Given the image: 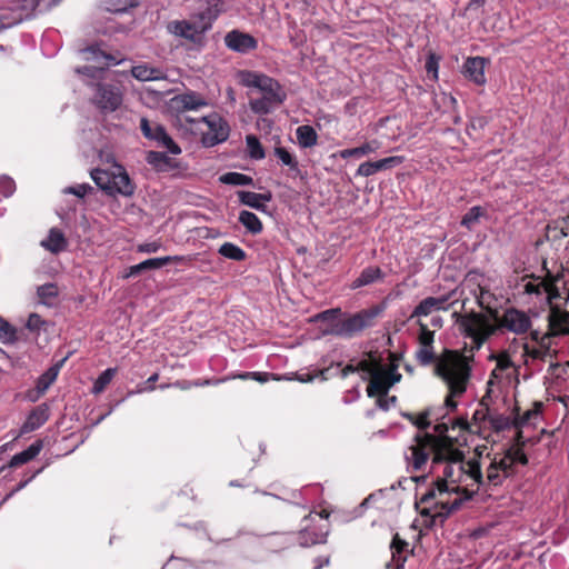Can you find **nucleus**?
Instances as JSON below:
<instances>
[{
	"label": "nucleus",
	"instance_id": "obj_1",
	"mask_svg": "<svg viewBox=\"0 0 569 569\" xmlns=\"http://www.w3.org/2000/svg\"><path fill=\"white\" fill-rule=\"evenodd\" d=\"M445 463L442 477H438L433 487L428 489L421 496V502H431L438 496L443 493L461 495L458 499H463V502L470 500L475 491L467 488H461L459 483L471 480L472 483L485 486V478L481 470V465L478 459L465 460V453L459 449H448L442 445L440 452L432 457V465Z\"/></svg>",
	"mask_w": 569,
	"mask_h": 569
},
{
	"label": "nucleus",
	"instance_id": "obj_2",
	"mask_svg": "<svg viewBox=\"0 0 569 569\" xmlns=\"http://www.w3.org/2000/svg\"><path fill=\"white\" fill-rule=\"evenodd\" d=\"M433 429L437 435L428 432L416 435L415 443L409 448L410 453L406 458L415 471L421 470L431 455L432 457L437 456L438 451L440 452L442 449V445L448 449L467 446V437L448 435L450 429L448 422H439Z\"/></svg>",
	"mask_w": 569,
	"mask_h": 569
},
{
	"label": "nucleus",
	"instance_id": "obj_3",
	"mask_svg": "<svg viewBox=\"0 0 569 569\" xmlns=\"http://www.w3.org/2000/svg\"><path fill=\"white\" fill-rule=\"evenodd\" d=\"M469 359L456 350L445 349L443 357L435 367V373L447 383L449 389L445 399V406L449 411H455L458 407L453 398L460 397L467 390L471 370Z\"/></svg>",
	"mask_w": 569,
	"mask_h": 569
},
{
	"label": "nucleus",
	"instance_id": "obj_4",
	"mask_svg": "<svg viewBox=\"0 0 569 569\" xmlns=\"http://www.w3.org/2000/svg\"><path fill=\"white\" fill-rule=\"evenodd\" d=\"M240 78L244 87L254 88L260 92V97L251 98L249 101L250 109L256 114L270 113L287 98L281 84L269 76L242 71Z\"/></svg>",
	"mask_w": 569,
	"mask_h": 569
},
{
	"label": "nucleus",
	"instance_id": "obj_5",
	"mask_svg": "<svg viewBox=\"0 0 569 569\" xmlns=\"http://www.w3.org/2000/svg\"><path fill=\"white\" fill-rule=\"evenodd\" d=\"M459 331L466 338L472 340V349L479 350L483 343L493 336V323L489 318L480 312L469 311L465 313L455 312L452 315Z\"/></svg>",
	"mask_w": 569,
	"mask_h": 569
},
{
	"label": "nucleus",
	"instance_id": "obj_6",
	"mask_svg": "<svg viewBox=\"0 0 569 569\" xmlns=\"http://www.w3.org/2000/svg\"><path fill=\"white\" fill-rule=\"evenodd\" d=\"M217 12L211 8L200 12L189 20H176L168 24L170 33L187 39L194 44L203 42V34L211 28Z\"/></svg>",
	"mask_w": 569,
	"mask_h": 569
},
{
	"label": "nucleus",
	"instance_id": "obj_7",
	"mask_svg": "<svg viewBox=\"0 0 569 569\" xmlns=\"http://www.w3.org/2000/svg\"><path fill=\"white\" fill-rule=\"evenodd\" d=\"M379 312L380 310L378 308L362 309L333 323L331 333L345 338H352L362 330L372 327Z\"/></svg>",
	"mask_w": 569,
	"mask_h": 569
},
{
	"label": "nucleus",
	"instance_id": "obj_8",
	"mask_svg": "<svg viewBox=\"0 0 569 569\" xmlns=\"http://www.w3.org/2000/svg\"><path fill=\"white\" fill-rule=\"evenodd\" d=\"M93 88L92 103L102 113H110L118 110L123 102V92L120 86L109 82H87Z\"/></svg>",
	"mask_w": 569,
	"mask_h": 569
},
{
	"label": "nucleus",
	"instance_id": "obj_9",
	"mask_svg": "<svg viewBox=\"0 0 569 569\" xmlns=\"http://www.w3.org/2000/svg\"><path fill=\"white\" fill-rule=\"evenodd\" d=\"M490 462L486 470L483 487H499L507 478L516 475L517 469L512 466L511 456L506 449L502 453H487Z\"/></svg>",
	"mask_w": 569,
	"mask_h": 569
},
{
	"label": "nucleus",
	"instance_id": "obj_10",
	"mask_svg": "<svg viewBox=\"0 0 569 569\" xmlns=\"http://www.w3.org/2000/svg\"><path fill=\"white\" fill-rule=\"evenodd\" d=\"M184 120L207 126V130L201 134V143L207 148L222 143L229 138L230 127L218 113H211L198 120L184 117Z\"/></svg>",
	"mask_w": 569,
	"mask_h": 569
},
{
	"label": "nucleus",
	"instance_id": "obj_11",
	"mask_svg": "<svg viewBox=\"0 0 569 569\" xmlns=\"http://www.w3.org/2000/svg\"><path fill=\"white\" fill-rule=\"evenodd\" d=\"M532 327L529 315L516 307H509L501 313L498 323H493V335L497 332H511L518 336L526 335Z\"/></svg>",
	"mask_w": 569,
	"mask_h": 569
},
{
	"label": "nucleus",
	"instance_id": "obj_12",
	"mask_svg": "<svg viewBox=\"0 0 569 569\" xmlns=\"http://www.w3.org/2000/svg\"><path fill=\"white\" fill-rule=\"evenodd\" d=\"M84 53L90 54L87 57V60H93L99 63V66H84L81 68H77L76 72L79 74H83L91 80H101L103 78L104 71L109 66H116L120 62V60L112 54L106 53L99 47L91 46L83 50Z\"/></svg>",
	"mask_w": 569,
	"mask_h": 569
},
{
	"label": "nucleus",
	"instance_id": "obj_13",
	"mask_svg": "<svg viewBox=\"0 0 569 569\" xmlns=\"http://www.w3.org/2000/svg\"><path fill=\"white\" fill-rule=\"evenodd\" d=\"M397 365H391L389 368L380 367L370 378L367 387L368 396H387L388 390L401 379V375L397 372Z\"/></svg>",
	"mask_w": 569,
	"mask_h": 569
},
{
	"label": "nucleus",
	"instance_id": "obj_14",
	"mask_svg": "<svg viewBox=\"0 0 569 569\" xmlns=\"http://www.w3.org/2000/svg\"><path fill=\"white\" fill-rule=\"evenodd\" d=\"M527 277L532 279L533 281H529L525 284L526 293L537 296L546 293V298L549 305H551L553 301L560 298V291L559 288L557 287L559 276H553L549 271H547L545 278L535 274H530Z\"/></svg>",
	"mask_w": 569,
	"mask_h": 569
},
{
	"label": "nucleus",
	"instance_id": "obj_15",
	"mask_svg": "<svg viewBox=\"0 0 569 569\" xmlns=\"http://www.w3.org/2000/svg\"><path fill=\"white\" fill-rule=\"evenodd\" d=\"M428 502H423V505H427ZM463 503V499H453L452 501L449 500H439L435 502L433 508L423 507L420 508V505H422L421 499L419 501H416L415 506L417 511L420 513L421 517L429 518V526H433L436 523L437 519H440L443 521L447 519L452 512L459 510Z\"/></svg>",
	"mask_w": 569,
	"mask_h": 569
},
{
	"label": "nucleus",
	"instance_id": "obj_16",
	"mask_svg": "<svg viewBox=\"0 0 569 569\" xmlns=\"http://www.w3.org/2000/svg\"><path fill=\"white\" fill-rule=\"evenodd\" d=\"M140 129L147 139L154 140L170 153L178 154L181 152L179 146L172 140L162 126L152 123L147 118H141Z\"/></svg>",
	"mask_w": 569,
	"mask_h": 569
},
{
	"label": "nucleus",
	"instance_id": "obj_17",
	"mask_svg": "<svg viewBox=\"0 0 569 569\" xmlns=\"http://www.w3.org/2000/svg\"><path fill=\"white\" fill-rule=\"evenodd\" d=\"M548 330L552 337L569 335V311L552 302L548 315Z\"/></svg>",
	"mask_w": 569,
	"mask_h": 569
},
{
	"label": "nucleus",
	"instance_id": "obj_18",
	"mask_svg": "<svg viewBox=\"0 0 569 569\" xmlns=\"http://www.w3.org/2000/svg\"><path fill=\"white\" fill-rule=\"evenodd\" d=\"M226 46L236 52L247 53L257 48V40L248 34L238 30L228 32L224 37Z\"/></svg>",
	"mask_w": 569,
	"mask_h": 569
},
{
	"label": "nucleus",
	"instance_id": "obj_19",
	"mask_svg": "<svg viewBox=\"0 0 569 569\" xmlns=\"http://www.w3.org/2000/svg\"><path fill=\"white\" fill-rule=\"evenodd\" d=\"M108 196H131L136 190L134 180H93Z\"/></svg>",
	"mask_w": 569,
	"mask_h": 569
},
{
	"label": "nucleus",
	"instance_id": "obj_20",
	"mask_svg": "<svg viewBox=\"0 0 569 569\" xmlns=\"http://www.w3.org/2000/svg\"><path fill=\"white\" fill-rule=\"evenodd\" d=\"M488 60L482 57H470L463 63V74L478 86L486 83L485 67Z\"/></svg>",
	"mask_w": 569,
	"mask_h": 569
},
{
	"label": "nucleus",
	"instance_id": "obj_21",
	"mask_svg": "<svg viewBox=\"0 0 569 569\" xmlns=\"http://www.w3.org/2000/svg\"><path fill=\"white\" fill-rule=\"evenodd\" d=\"M172 107L179 112L198 110L206 107L208 103L206 99L194 91H188L176 96L172 100Z\"/></svg>",
	"mask_w": 569,
	"mask_h": 569
},
{
	"label": "nucleus",
	"instance_id": "obj_22",
	"mask_svg": "<svg viewBox=\"0 0 569 569\" xmlns=\"http://www.w3.org/2000/svg\"><path fill=\"white\" fill-rule=\"evenodd\" d=\"M403 158L399 156H392L377 161H368L361 163L357 170V174L369 177L380 171L393 168L402 162Z\"/></svg>",
	"mask_w": 569,
	"mask_h": 569
},
{
	"label": "nucleus",
	"instance_id": "obj_23",
	"mask_svg": "<svg viewBox=\"0 0 569 569\" xmlns=\"http://www.w3.org/2000/svg\"><path fill=\"white\" fill-rule=\"evenodd\" d=\"M49 419V408L46 405L37 406L31 410L26 421L21 426L20 435L30 433L41 426H43Z\"/></svg>",
	"mask_w": 569,
	"mask_h": 569
},
{
	"label": "nucleus",
	"instance_id": "obj_24",
	"mask_svg": "<svg viewBox=\"0 0 569 569\" xmlns=\"http://www.w3.org/2000/svg\"><path fill=\"white\" fill-rule=\"evenodd\" d=\"M237 197L242 204L248 206L253 209H257V210H260V211L266 210V203L269 202L272 198L270 191H264V192L258 193V192L244 191V190L237 191Z\"/></svg>",
	"mask_w": 569,
	"mask_h": 569
},
{
	"label": "nucleus",
	"instance_id": "obj_25",
	"mask_svg": "<svg viewBox=\"0 0 569 569\" xmlns=\"http://www.w3.org/2000/svg\"><path fill=\"white\" fill-rule=\"evenodd\" d=\"M41 247L47 251L59 254L63 252L68 248V240L64 233L58 228H51L49 230L48 237L40 242Z\"/></svg>",
	"mask_w": 569,
	"mask_h": 569
},
{
	"label": "nucleus",
	"instance_id": "obj_26",
	"mask_svg": "<svg viewBox=\"0 0 569 569\" xmlns=\"http://www.w3.org/2000/svg\"><path fill=\"white\" fill-rule=\"evenodd\" d=\"M328 535V526H320L311 528L310 525H306L299 533V541L302 546H311L316 543L325 542Z\"/></svg>",
	"mask_w": 569,
	"mask_h": 569
},
{
	"label": "nucleus",
	"instance_id": "obj_27",
	"mask_svg": "<svg viewBox=\"0 0 569 569\" xmlns=\"http://www.w3.org/2000/svg\"><path fill=\"white\" fill-rule=\"evenodd\" d=\"M446 297H428L419 302V305L413 309L410 319L427 317L432 313L435 310L443 309L445 303L447 302Z\"/></svg>",
	"mask_w": 569,
	"mask_h": 569
},
{
	"label": "nucleus",
	"instance_id": "obj_28",
	"mask_svg": "<svg viewBox=\"0 0 569 569\" xmlns=\"http://www.w3.org/2000/svg\"><path fill=\"white\" fill-rule=\"evenodd\" d=\"M42 448H43V441L39 439V440L34 441L32 445H30L26 450L14 455L10 459L8 466L10 468H17L24 463H28L29 461L34 459L40 453Z\"/></svg>",
	"mask_w": 569,
	"mask_h": 569
},
{
	"label": "nucleus",
	"instance_id": "obj_29",
	"mask_svg": "<svg viewBox=\"0 0 569 569\" xmlns=\"http://www.w3.org/2000/svg\"><path fill=\"white\" fill-rule=\"evenodd\" d=\"M385 278V273L381 270V268L377 266H369L366 267L359 274L358 278H356L351 284L352 289H358L371 283H375L377 281H380Z\"/></svg>",
	"mask_w": 569,
	"mask_h": 569
},
{
	"label": "nucleus",
	"instance_id": "obj_30",
	"mask_svg": "<svg viewBox=\"0 0 569 569\" xmlns=\"http://www.w3.org/2000/svg\"><path fill=\"white\" fill-rule=\"evenodd\" d=\"M99 174H104L107 178H130L126 169L114 160H107L102 168L90 170V178H99Z\"/></svg>",
	"mask_w": 569,
	"mask_h": 569
},
{
	"label": "nucleus",
	"instance_id": "obj_31",
	"mask_svg": "<svg viewBox=\"0 0 569 569\" xmlns=\"http://www.w3.org/2000/svg\"><path fill=\"white\" fill-rule=\"evenodd\" d=\"M488 398H490V390H488L487 393L480 400L479 406L481 408L477 409L473 412L472 419H471V422H470V425H472L473 429H478V427H480L482 429V436L481 437H483V438H486V435H485V432L487 430L486 422L487 421L489 422V416H490L489 407H488V403H487V399Z\"/></svg>",
	"mask_w": 569,
	"mask_h": 569
},
{
	"label": "nucleus",
	"instance_id": "obj_32",
	"mask_svg": "<svg viewBox=\"0 0 569 569\" xmlns=\"http://www.w3.org/2000/svg\"><path fill=\"white\" fill-rule=\"evenodd\" d=\"M37 297L39 303L46 307H54L59 297V288L57 283L49 282L37 288Z\"/></svg>",
	"mask_w": 569,
	"mask_h": 569
},
{
	"label": "nucleus",
	"instance_id": "obj_33",
	"mask_svg": "<svg viewBox=\"0 0 569 569\" xmlns=\"http://www.w3.org/2000/svg\"><path fill=\"white\" fill-rule=\"evenodd\" d=\"M62 362L63 361L50 367L46 372H43L38 378L36 388L39 393H44L49 389V387L56 381Z\"/></svg>",
	"mask_w": 569,
	"mask_h": 569
},
{
	"label": "nucleus",
	"instance_id": "obj_34",
	"mask_svg": "<svg viewBox=\"0 0 569 569\" xmlns=\"http://www.w3.org/2000/svg\"><path fill=\"white\" fill-rule=\"evenodd\" d=\"M516 417L513 418V428L519 429L526 426L532 418L539 416L542 411V402L535 401L533 408L519 415V408L515 407Z\"/></svg>",
	"mask_w": 569,
	"mask_h": 569
},
{
	"label": "nucleus",
	"instance_id": "obj_35",
	"mask_svg": "<svg viewBox=\"0 0 569 569\" xmlns=\"http://www.w3.org/2000/svg\"><path fill=\"white\" fill-rule=\"evenodd\" d=\"M409 543L401 539L399 533H396L392 537V541L390 543V550H391V562L392 563H399L402 559H405V562L407 561V552Z\"/></svg>",
	"mask_w": 569,
	"mask_h": 569
},
{
	"label": "nucleus",
	"instance_id": "obj_36",
	"mask_svg": "<svg viewBox=\"0 0 569 569\" xmlns=\"http://www.w3.org/2000/svg\"><path fill=\"white\" fill-rule=\"evenodd\" d=\"M239 222L252 234H258L262 231V222L251 211L243 210L239 214Z\"/></svg>",
	"mask_w": 569,
	"mask_h": 569
},
{
	"label": "nucleus",
	"instance_id": "obj_37",
	"mask_svg": "<svg viewBox=\"0 0 569 569\" xmlns=\"http://www.w3.org/2000/svg\"><path fill=\"white\" fill-rule=\"evenodd\" d=\"M218 253L226 259H230L233 261H243L247 259L246 251L239 246L232 242H223L219 249Z\"/></svg>",
	"mask_w": 569,
	"mask_h": 569
},
{
	"label": "nucleus",
	"instance_id": "obj_38",
	"mask_svg": "<svg viewBox=\"0 0 569 569\" xmlns=\"http://www.w3.org/2000/svg\"><path fill=\"white\" fill-rule=\"evenodd\" d=\"M296 133L299 144L303 148H310L317 143L318 136L311 126H300L297 128Z\"/></svg>",
	"mask_w": 569,
	"mask_h": 569
},
{
	"label": "nucleus",
	"instance_id": "obj_39",
	"mask_svg": "<svg viewBox=\"0 0 569 569\" xmlns=\"http://www.w3.org/2000/svg\"><path fill=\"white\" fill-rule=\"evenodd\" d=\"M450 429L456 430L459 429L458 436L467 437V435H478L482 436V429L478 427V429H473L472 425L467 420L465 417H459L456 419H452L450 421Z\"/></svg>",
	"mask_w": 569,
	"mask_h": 569
},
{
	"label": "nucleus",
	"instance_id": "obj_40",
	"mask_svg": "<svg viewBox=\"0 0 569 569\" xmlns=\"http://www.w3.org/2000/svg\"><path fill=\"white\" fill-rule=\"evenodd\" d=\"M489 425L492 431L499 433L513 427V419L502 413H490Z\"/></svg>",
	"mask_w": 569,
	"mask_h": 569
},
{
	"label": "nucleus",
	"instance_id": "obj_41",
	"mask_svg": "<svg viewBox=\"0 0 569 569\" xmlns=\"http://www.w3.org/2000/svg\"><path fill=\"white\" fill-rule=\"evenodd\" d=\"M486 214V210L480 206H475L470 208L461 219V226L471 230L478 222L481 217Z\"/></svg>",
	"mask_w": 569,
	"mask_h": 569
},
{
	"label": "nucleus",
	"instance_id": "obj_42",
	"mask_svg": "<svg viewBox=\"0 0 569 569\" xmlns=\"http://www.w3.org/2000/svg\"><path fill=\"white\" fill-rule=\"evenodd\" d=\"M445 355V351L440 357H437L433 347H420L416 352V359L421 366H429L431 363H438Z\"/></svg>",
	"mask_w": 569,
	"mask_h": 569
},
{
	"label": "nucleus",
	"instance_id": "obj_43",
	"mask_svg": "<svg viewBox=\"0 0 569 569\" xmlns=\"http://www.w3.org/2000/svg\"><path fill=\"white\" fill-rule=\"evenodd\" d=\"M132 76L140 81H151L160 79V70L147 66H136L131 70Z\"/></svg>",
	"mask_w": 569,
	"mask_h": 569
},
{
	"label": "nucleus",
	"instance_id": "obj_44",
	"mask_svg": "<svg viewBox=\"0 0 569 569\" xmlns=\"http://www.w3.org/2000/svg\"><path fill=\"white\" fill-rule=\"evenodd\" d=\"M246 147L247 152L250 158L260 160L264 158V150L259 139L253 134H248L246 137Z\"/></svg>",
	"mask_w": 569,
	"mask_h": 569
},
{
	"label": "nucleus",
	"instance_id": "obj_45",
	"mask_svg": "<svg viewBox=\"0 0 569 569\" xmlns=\"http://www.w3.org/2000/svg\"><path fill=\"white\" fill-rule=\"evenodd\" d=\"M147 161L158 171H164L168 167H172L171 159L168 158L163 152L150 151L147 156Z\"/></svg>",
	"mask_w": 569,
	"mask_h": 569
},
{
	"label": "nucleus",
	"instance_id": "obj_46",
	"mask_svg": "<svg viewBox=\"0 0 569 569\" xmlns=\"http://www.w3.org/2000/svg\"><path fill=\"white\" fill-rule=\"evenodd\" d=\"M116 373L117 368H108L103 372H101L93 383L92 392L96 395L101 393L111 382Z\"/></svg>",
	"mask_w": 569,
	"mask_h": 569
},
{
	"label": "nucleus",
	"instance_id": "obj_47",
	"mask_svg": "<svg viewBox=\"0 0 569 569\" xmlns=\"http://www.w3.org/2000/svg\"><path fill=\"white\" fill-rule=\"evenodd\" d=\"M403 417L407 420H409L413 426H416L419 430H427L431 425L429 409H426L425 411L420 412L419 415L403 413Z\"/></svg>",
	"mask_w": 569,
	"mask_h": 569
},
{
	"label": "nucleus",
	"instance_id": "obj_48",
	"mask_svg": "<svg viewBox=\"0 0 569 569\" xmlns=\"http://www.w3.org/2000/svg\"><path fill=\"white\" fill-rule=\"evenodd\" d=\"M378 147H379V143L373 140L370 142H366L360 147L343 150L341 154L345 158H347V157L360 158L365 154L376 151L378 149Z\"/></svg>",
	"mask_w": 569,
	"mask_h": 569
},
{
	"label": "nucleus",
	"instance_id": "obj_49",
	"mask_svg": "<svg viewBox=\"0 0 569 569\" xmlns=\"http://www.w3.org/2000/svg\"><path fill=\"white\" fill-rule=\"evenodd\" d=\"M546 349L543 347L538 346L537 348L530 347L528 343H523V355L530 357L535 360L546 361L548 357L556 358L557 351L551 350V352H543Z\"/></svg>",
	"mask_w": 569,
	"mask_h": 569
},
{
	"label": "nucleus",
	"instance_id": "obj_50",
	"mask_svg": "<svg viewBox=\"0 0 569 569\" xmlns=\"http://www.w3.org/2000/svg\"><path fill=\"white\" fill-rule=\"evenodd\" d=\"M335 372H332V366L315 370L313 373H301L297 376V379L300 382H311L316 378H320L322 381L328 380L330 377H332Z\"/></svg>",
	"mask_w": 569,
	"mask_h": 569
},
{
	"label": "nucleus",
	"instance_id": "obj_51",
	"mask_svg": "<svg viewBox=\"0 0 569 569\" xmlns=\"http://www.w3.org/2000/svg\"><path fill=\"white\" fill-rule=\"evenodd\" d=\"M17 340V331L7 320L0 317V341L12 343Z\"/></svg>",
	"mask_w": 569,
	"mask_h": 569
},
{
	"label": "nucleus",
	"instance_id": "obj_52",
	"mask_svg": "<svg viewBox=\"0 0 569 569\" xmlns=\"http://www.w3.org/2000/svg\"><path fill=\"white\" fill-rule=\"evenodd\" d=\"M419 336L418 341L420 347H433L435 332L428 329V326L421 320H418Z\"/></svg>",
	"mask_w": 569,
	"mask_h": 569
},
{
	"label": "nucleus",
	"instance_id": "obj_53",
	"mask_svg": "<svg viewBox=\"0 0 569 569\" xmlns=\"http://www.w3.org/2000/svg\"><path fill=\"white\" fill-rule=\"evenodd\" d=\"M530 331V339L535 342L538 343V346L540 347H543L546 350L543 351L545 353L546 352H551V333L549 332V330L543 333V335H540V332L538 330H529Z\"/></svg>",
	"mask_w": 569,
	"mask_h": 569
},
{
	"label": "nucleus",
	"instance_id": "obj_54",
	"mask_svg": "<svg viewBox=\"0 0 569 569\" xmlns=\"http://www.w3.org/2000/svg\"><path fill=\"white\" fill-rule=\"evenodd\" d=\"M60 1L61 0H24V7L43 12L59 4Z\"/></svg>",
	"mask_w": 569,
	"mask_h": 569
},
{
	"label": "nucleus",
	"instance_id": "obj_55",
	"mask_svg": "<svg viewBox=\"0 0 569 569\" xmlns=\"http://www.w3.org/2000/svg\"><path fill=\"white\" fill-rule=\"evenodd\" d=\"M108 10L113 12H124L129 8L137 7L139 0H108Z\"/></svg>",
	"mask_w": 569,
	"mask_h": 569
},
{
	"label": "nucleus",
	"instance_id": "obj_56",
	"mask_svg": "<svg viewBox=\"0 0 569 569\" xmlns=\"http://www.w3.org/2000/svg\"><path fill=\"white\" fill-rule=\"evenodd\" d=\"M274 156L284 166H288L290 168H295L297 166V161L295 157L283 147H277L274 148Z\"/></svg>",
	"mask_w": 569,
	"mask_h": 569
},
{
	"label": "nucleus",
	"instance_id": "obj_57",
	"mask_svg": "<svg viewBox=\"0 0 569 569\" xmlns=\"http://www.w3.org/2000/svg\"><path fill=\"white\" fill-rule=\"evenodd\" d=\"M380 367H382L380 362L373 358L362 359L357 365L358 371L369 373L370 378L380 369Z\"/></svg>",
	"mask_w": 569,
	"mask_h": 569
},
{
	"label": "nucleus",
	"instance_id": "obj_58",
	"mask_svg": "<svg viewBox=\"0 0 569 569\" xmlns=\"http://www.w3.org/2000/svg\"><path fill=\"white\" fill-rule=\"evenodd\" d=\"M509 455L512 459V466L516 468V465L519 463L521 466H527L529 463V458L525 452V448H507Z\"/></svg>",
	"mask_w": 569,
	"mask_h": 569
},
{
	"label": "nucleus",
	"instance_id": "obj_59",
	"mask_svg": "<svg viewBox=\"0 0 569 569\" xmlns=\"http://www.w3.org/2000/svg\"><path fill=\"white\" fill-rule=\"evenodd\" d=\"M92 191H93V188L88 183H81V184H77V186H72V187H67L66 189H63L64 193H70L78 198H83L84 196H87L88 193H90Z\"/></svg>",
	"mask_w": 569,
	"mask_h": 569
},
{
	"label": "nucleus",
	"instance_id": "obj_60",
	"mask_svg": "<svg viewBox=\"0 0 569 569\" xmlns=\"http://www.w3.org/2000/svg\"><path fill=\"white\" fill-rule=\"evenodd\" d=\"M18 21L19 19L12 17L7 9L0 8V30L8 29L18 23Z\"/></svg>",
	"mask_w": 569,
	"mask_h": 569
},
{
	"label": "nucleus",
	"instance_id": "obj_61",
	"mask_svg": "<svg viewBox=\"0 0 569 569\" xmlns=\"http://www.w3.org/2000/svg\"><path fill=\"white\" fill-rule=\"evenodd\" d=\"M486 124L487 120L483 117L472 118L467 127V133L472 137L473 132L482 130Z\"/></svg>",
	"mask_w": 569,
	"mask_h": 569
},
{
	"label": "nucleus",
	"instance_id": "obj_62",
	"mask_svg": "<svg viewBox=\"0 0 569 569\" xmlns=\"http://www.w3.org/2000/svg\"><path fill=\"white\" fill-rule=\"evenodd\" d=\"M168 264V260L164 259V257L160 258H150L144 261H142L143 270H151V269H160Z\"/></svg>",
	"mask_w": 569,
	"mask_h": 569
},
{
	"label": "nucleus",
	"instance_id": "obj_63",
	"mask_svg": "<svg viewBox=\"0 0 569 569\" xmlns=\"http://www.w3.org/2000/svg\"><path fill=\"white\" fill-rule=\"evenodd\" d=\"M46 323V321L38 313H31L27 320V328L30 331H38Z\"/></svg>",
	"mask_w": 569,
	"mask_h": 569
},
{
	"label": "nucleus",
	"instance_id": "obj_64",
	"mask_svg": "<svg viewBox=\"0 0 569 569\" xmlns=\"http://www.w3.org/2000/svg\"><path fill=\"white\" fill-rule=\"evenodd\" d=\"M16 190L14 180H0V198L10 197Z\"/></svg>",
	"mask_w": 569,
	"mask_h": 569
}]
</instances>
